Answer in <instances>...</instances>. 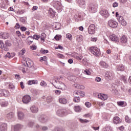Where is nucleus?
I'll use <instances>...</instances> for the list:
<instances>
[{"mask_svg": "<svg viewBox=\"0 0 131 131\" xmlns=\"http://www.w3.org/2000/svg\"><path fill=\"white\" fill-rule=\"evenodd\" d=\"M52 6L55 8L56 10H62V4L60 1L58 0H53L51 3Z\"/></svg>", "mask_w": 131, "mask_h": 131, "instance_id": "f257e3e1", "label": "nucleus"}, {"mask_svg": "<svg viewBox=\"0 0 131 131\" xmlns=\"http://www.w3.org/2000/svg\"><path fill=\"white\" fill-rule=\"evenodd\" d=\"M88 9L91 13H96L98 9V6L94 3H90L88 6Z\"/></svg>", "mask_w": 131, "mask_h": 131, "instance_id": "f03ea898", "label": "nucleus"}, {"mask_svg": "<svg viewBox=\"0 0 131 131\" xmlns=\"http://www.w3.org/2000/svg\"><path fill=\"white\" fill-rule=\"evenodd\" d=\"M90 52L92 54H93L96 57H99L101 53L100 52V49H98L97 47H91L90 48Z\"/></svg>", "mask_w": 131, "mask_h": 131, "instance_id": "7ed1b4c3", "label": "nucleus"}, {"mask_svg": "<svg viewBox=\"0 0 131 131\" xmlns=\"http://www.w3.org/2000/svg\"><path fill=\"white\" fill-rule=\"evenodd\" d=\"M113 76H114V73L113 71H107L105 73V78L106 80L112 79Z\"/></svg>", "mask_w": 131, "mask_h": 131, "instance_id": "20e7f679", "label": "nucleus"}, {"mask_svg": "<svg viewBox=\"0 0 131 131\" xmlns=\"http://www.w3.org/2000/svg\"><path fill=\"white\" fill-rule=\"evenodd\" d=\"M108 24L110 27L112 28H116L118 25V23L114 20L111 19L108 21Z\"/></svg>", "mask_w": 131, "mask_h": 131, "instance_id": "39448f33", "label": "nucleus"}, {"mask_svg": "<svg viewBox=\"0 0 131 131\" xmlns=\"http://www.w3.org/2000/svg\"><path fill=\"white\" fill-rule=\"evenodd\" d=\"M26 64L28 66V67L29 68H32L33 70H35V68H34V64L33 61H32L30 59L28 58L26 60Z\"/></svg>", "mask_w": 131, "mask_h": 131, "instance_id": "423d86ee", "label": "nucleus"}, {"mask_svg": "<svg viewBox=\"0 0 131 131\" xmlns=\"http://www.w3.org/2000/svg\"><path fill=\"white\" fill-rule=\"evenodd\" d=\"M100 15L102 16L104 18H107L109 16H110V14L109 12L106 9H102L100 11Z\"/></svg>", "mask_w": 131, "mask_h": 131, "instance_id": "0eeeda50", "label": "nucleus"}, {"mask_svg": "<svg viewBox=\"0 0 131 131\" xmlns=\"http://www.w3.org/2000/svg\"><path fill=\"white\" fill-rule=\"evenodd\" d=\"M96 30V26L94 24H91L89 26L88 28V32L89 34H94Z\"/></svg>", "mask_w": 131, "mask_h": 131, "instance_id": "6e6552de", "label": "nucleus"}, {"mask_svg": "<svg viewBox=\"0 0 131 131\" xmlns=\"http://www.w3.org/2000/svg\"><path fill=\"white\" fill-rule=\"evenodd\" d=\"M38 120L39 122H41V123H46L48 122L49 118L46 116H41L38 118Z\"/></svg>", "mask_w": 131, "mask_h": 131, "instance_id": "1a4fd4ad", "label": "nucleus"}, {"mask_svg": "<svg viewBox=\"0 0 131 131\" xmlns=\"http://www.w3.org/2000/svg\"><path fill=\"white\" fill-rule=\"evenodd\" d=\"M22 101L24 104H28V103L31 101V97L28 95H25L23 97Z\"/></svg>", "mask_w": 131, "mask_h": 131, "instance_id": "9d476101", "label": "nucleus"}, {"mask_svg": "<svg viewBox=\"0 0 131 131\" xmlns=\"http://www.w3.org/2000/svg\"><path fill=\"white\" fill-rule=\"evenodd\" d=\"M56 86L59 90H62V91L66 90V85L62 82H58L56 84Z\"/></svg>", "mask_w": 131, "mask_h": 131, "instance_id": "9b49d317", "label": "nucleus"}, {"mask_svg": "<svg viewBox=\"0 0 131 131\" xmlns=\"http://www.w3.org/2000/svg\"><path fill=\"white\" fill-rule=\"evenodd\" d=\"M97 97L98 99H100V100H102V101H105V100H107V99H108V96L104 94H98Z\"/></svg>", "mask_w": 131, "mask_h": 131, "instance_id": "f8f14e48", "label": "nucleus"}, {"mask_svg": "<svg viewBox=\"0 0 131 131\" xmlns=\"http://www.w3.org/2000/svg\"><path fill=\"white\" fill-rule=\"evenodd\" d=\"M110 38L112 41H119V38L114 34L111 35L110 36Z\"/></svg>", "mask_w": 131, "mask_h": 131, "instance_id": "ddd939ff", "label": "nucleus"}, {"mask_svg": "<svg viewBox=\"0 0 131 131\" xmlns=\"http://www.w3.org/2000/svg\"><path fill=\"white\" fill-rule=\"evenodd\" d=\"M48 15L50 18H54V17H55V15H56V12L54 10H53V9L49 8Z\"/></svg>", "mask_w": 131, "mask_h": 131, "instance_id": "4468645a", "label": "nucleus"}, {"mask_svg": "<svg viewBox=\"0 0 131 131\" xmlns=\"http://www.w3.org/2000/svg\"><path fill=\"white\" fill-rule=\"evenodd\" d=\"M121 121H122V120L118 117H115L113 118V122L115 124H119V123H121Z\"/></svg>", "mask_w": 131, "mask_h": 131, "instance_id": "2eb2a0df", "label": "nucleus"}, {"mask_svg": "<svg viewBox=\"0 0 131 131\" xmlns=\"http://www.w3.org/2000/svg\"><path fill=\"white\" fill-rule=\"evenodd\" d=\"M74 95H77L78 96L82 98L85 95V93L82 91H75L74 92Z\"/></svg>", "mask_w": 131, "mask_h": 131, "instance_id": "dca6fc26", "label": "nucleus"}, {"mask_svg": "<svg viewBox=\"0 0 131 131\" xmlns=\"http://www.w3.org/2000/svg\"><path fill=\"white\" fill-rule=\"evenodd\" d=\"M8 124L6 123H3L1 125H0V130L1 131H6L7 129H8L7 127Z\"/></svg>", "mask_w": 131, "mask_h": 131, "instance_id": "f3484780", "label": "nucleus"}, {"mask_svg": "<svg viewBox=\"0 0 131 131\" xmlns=\"http://www.w3.org/2000/svg\"><path fill=\"white\" fill-rule=\"evenodd\" d=\"M65 112H66V110H59L57 112V114L58 116H64Z\"/></svg>", "mask_w": 131, "mask_h": 131, "instance_id": "a211bd4d", "label": "nucleus"}, {"mask_svg": "<svg viewBox=\"0 0 131 131\" xmlns=\"http://www.w3.org/2000/svg\"><path fill=\"white\" fill-rule=\"evenodd\" d=\"M11 46H12V44H11L10 42H9V41H5V44H4V42H3V45H2V47H5V48L7 49V50H3L5 51L6 52H8V51H9V48H8V47H11Z\"/></svg>", "mask_w": 131, "mask_h": 131, "instance_id": "6ab92c4d", "label": "nucleus"}, {"mask_svg": "<svg viewBox=\"0 0 131 131\" xmlns=\"http://www.w3.org/2000/svg\"><path fill=\"white\" fill-rule=\"evenodd\" d=\"M0 94H1V96H4L5 97H8L9 95H10V93L9 91L7 90H0Z\"/></svg>", "mask_w": 131, "mask_h": 131, "instance_id": "aec40b11", "label": "nucleus"}, {"mask_svg": "<svg viewBox=\"0 0 131 131\" xmlns=\"http://www.w3.org/2000/svg\"><path fill=\"white\" fill-rule=\"evenodd\" d=\"M22 127H23V125L20 124H17L14 126V131H19Z\"/></svg>", "mask_w": 131, "mask_h": 131, "instance_id": "412c9836", "label": "nucleus"}, {"mask_svg": "<svg viewBox=\"0 0 131 131\" xmlns=\"http://www.w3.org/2000/svg\"><path fill=\"white\" fill-rule=\"evenodd\" d=\"M119 41H120V42H121V43H126V42H127V38L124 35H123L120 38V40H119Z\"/></svg>", "mask_w": 131, "mask_h": 131, "instance_id": "4be33fe9", "label": "nucleus"}, {"mask_svg": "<svg viewBox=\"0 0 131 131\" xmlns=\"http://www.w3.org/2000/svg\"><path fill=\"white\" fill-rule=\"evenodd\" d=\"M79 7H82L85 5V0H77Z\"/></svg>", "mask_w": 131, "mask_h": 131, "instance_id": "5701e85b", "label": "nucleus"}, {"mask_svg": "<svg viewBox=\"0 0 131 131\" xmlns=\"http://www.w3.org/2000/svg\"><path fill=\"white\" fill-rule=\"evenodd\" d=\"M124 66L123 64H119L117 66V71H124Z\"/></svg>", "mask_w": 131, "mask_h": 131, "instance_id": "b1692460", "label": "nucleus"}, {"mask_svg": "<svg viewBox=\"0 0 131 131\" xmlns=\"http://www.w3.org/2000/svg\"><path fill=\"white\" fill-rule=\"evenodd\" d=\"M30 110L32 113H36L38 111V108L35 106V105H33L31 106Z\"/></svg>", "mask_w": 131, "mask_h": 131, "instance_id": "393cba45", "label": "nucleus"}, {"mask_svg": "<svg viewBox=\"0 0 131 131\" xmlns=\"http://www.w3.org/2000/svg\"><path fill=\"white\" fill-rule=\"evenodd\" d=\"M99 65L102 68H108L109 66L105 61H100Z\"/></svg>", "mask_w": 131, "mask_h": 131, "instance_id": "a878e982", "label": "nucleus"}, {"mask_svg": "<svg viewBox=\"0 0 131 131\" xmlns=\"http://www.w3.org/2000/svg\"><path fill=\"white\" fill-rule=\"evenodd\" d=\"M59 103H60V104H67L68 101L67 100V99H66V98L61 97L59 98Z\"/></svg>", "mask_w": 131, "mask_h": 131, "instance_id": "bb28decb", "label": "nucleus"}, {"mask_svg": "<svg viewBox=\"0 0 131 131\" xmlns=\"http://www.w3.org/2000/svg\"><path fill=\"white\" fill-rule=\"evenodd\" d=\"M76 39L78 41V42H80L83 40V36L82 35H77L76 36Z\"/></svg>", "mask_w": 131, "mask_h": 131, "instance_id": "cd10ccee", "label": "nucleus"}, {"mask_svg": "<svg viewBox=\"0 0 131 131\" xmlns=\"http://www.w3.org/2000/svg\"><path fill=\"white\" fill-rule=\"evenodd\" d=\"M74 86L76 88V89H78L79 90H84V86L82 85H80L78 84H75Z\"/></svg>", "mask_w": 131, "mask_h": 131, "instance_id": "c85d7f7f", "label": "nucleus"}, {"mask_svg": "<svg viewBox=\"0 0 131 131\" xmlns=\"http://www.w3.org/2000/svg\"><path fill=\"white\" fill-rule=\"evenodd\" d=\"M17 115L19 119L22 120L24 119V114L22 112H18Z\"/></svg>", "mask_w": 131, "mask_h": 131, "instance_id": "c756f323", "label": "nucleus"}, {"mask_svg": "<svg viewBox=\"0 0 131 131\" xmlns=\"http://www.w3.org/2000/svg\"><path fill=\"white\" fill-rule=\"evenodd\" d=\"M6 117L8 119H12L14 117V113L10 112L6 115Z\"/></svg>", "mask_w": 131, "mask_h": 131, "instance_id": "7c9ffc66", "label": "nucleus"}, {"mask_svg": "<svg viewBox=\"0 0 131 131\" xmlns=\"http://www.w3.org/2000/svg\"><path fill=\"white\" fill-rule=\"evenodd\" d=\"M9 105V103L7 101H3L1 102L2 107H7Z\"/></svg>", "mask_w": 131, "mask_h": 131, "instance_id": "2f4dec72", "label": "nucleus"}, {"mask_svg": "<svg viewBox=\"0 0 131 131\" xmlns=\"http://www.w3.org/2000/svg\"><path fill=\"white\" fill-rule=\"evenodd\" d=\"M31 92L33 96H37L39 93H38V91L35 89H31Z\"/></svg>", "mask_w": 131, "mask_h": 131, "instance_id": "473e14b6", "label": "nucleus"}, {"mask_svg": "<svg viewBox=\"0 0 131 131\" xmlns=\"http://www.w3.org/2000/svg\"><path fill=\"white\" fill-rule=\"evenodd\" d=\"M73 101L75 103H79L80 102V98H79V96H76L74 98Z\"/></svg>", "mask_w": 131, "mask_h": 131, "instance_id": "72a5a7b5", "label": "nucleus"}, {"mask_svg": "<svg viewBox=\"0 0 131 131\" xmlns=\"http://www.w3.org/2000/svg\"><path fill=\"white\" fill-rule=\"evenodd\" d=\"M120 79H121V80L123 81V82H124V83H126V82H127V78H126L125 77V76H121L120 77Z\"/></svg>", "mask_w": 131, "mask_h": 131, "instance_id": "f704fd0d", "label": "nucleus"}, {"mask_svg": "<svg viewBox=\"0 0 131 131\" xmlns=\"http://www.w3.org/2000/svg\"><path fill=\"white\" fill-rule=\"evenodd\" d=\"M53 100H54V98L52 96H48L47 98V101L48 103L52 102Z\"/></svg>", "mask_w": 131, "mask_h": 131, "instance_id": "c9c22d12", "label": "nucleus"}, {"mask_svg": "<svg viewBox=\"0 0 131 131\" xmlns=\"http://www.w3.org/2000/svg\"><path fill=\"white\" fill-rule=\"evenodd\" d=\"M74 110L76 112H80L81 111V107L79 106H76L74 107Z\"/></svg>", "mask_w": 131, "mask_h": 131, "instance_id": "e433bc0d", "label": "nucleus"}, {"mask_svg": "<svg viewBox=\"0 0 131 131\" xmlns=\"http://www.w3.org/2000/svg\"><path fill=\"white\" fill-rule=\"evenodd\" d=\"M40 53H41V54H48V53H49V50H45L43 48H41L40 50Z\"/></svg>", "mask_w": 131, "mask_h": 131, "instance_id": "4c0bfd02", "label": "nucleus"}, {"mask_svg": "<svg viewBox=\"0 0 131 131\" xmlns=\"http://www.w3.org/2000/svg\"><path fill=\"white\" fill-rule=\"evenodd\" d=\"M3 40H0V48L2 49V50H7V48H5V46H3Z\"/></svg>", "mask_w": 131, "mask_h": 131, "instance_id": "58836bf2", "label": "nucleus"}, {"mask_svg": "<svg viewBox=\"0 0 131 131\" xmlns=\"http://www.w3.org/2000/svg\"><path fill=\"white\" fill-rule=\"evenodd\" d=\"M79 121L81 123H88V122H90V121L86 119H79Z\"/></svg>", "mask_w": 131, "mask_h": 131, "instance_id": "ea45409f", "label": "nucleus"}, {"mask_svg": "<svg viewBox=\"0 0 131 131\" xmlns=\"http://www.w3.org/2000/svg\"><path fill=\"white\" fill-rule=\"evenodd\" d=\"M125 121L127 122V123H131V119L130 118L128 117V116H126L125 117Z\"/></svg>", "mask_w": 131, "mask_h": 131, "instance_id": "a19ab883", "label": "nucleus"}, {"mask_svg": "<svg viewBox=\"0 0 131 131\" xmlns=\"http://www.w3.org/2000/svg\"><path fill=\"white\" fill-rule=\"evenodd\" d=\"M74 18L75 19H78V20H79V19L81 18V15H80V14H79V13H76L74 15Z\"/></svg>", "mask_w": 131, "mask_h": 131, "instance_id": "79ce46f5", "label": "nucleus"}, {"mask_svg": "<svg viewBox=\"0 0 131 131\" xmlns=\"http://www.w3.org/2000/svg\"><path fill=\"white\" fill-rule=\"evenodd\" d=\"M103 131H112L111 129V126H108L103 128Z\"/></svg>", "mask_w": 131, "mask_h": 131, "instance_id": "37998d69", "label": "nucleus"}, {"mask_svg": "<svg viewBox=\"0 0 131 131\" xmlns=\"http://www.w3.org/2000/svg\"><path fill=\"white\" fill-rule=\"evenodd\" d=\"M26 68V66L25 64H23L21 65V68L22 69H20V70H22L23 72L24 73H26V71H25V68Z\"/></svg>", "mask_w": 131, "mask_h": 131, "instance_id": "c03bdc74", "label": "nucleus"}, {"mask_svg": "<svg viewBox=\"0 0 131 131\" xmlns=\"http://www.w3.org/2000/svg\"><path fill=\"white\" fill-rule=\"evenodd\" d=\"M61 37H62V36H61L60 35H56L54 37V39H56V40L58 41V40H60V39H61Z\"/></svg>", "mask_w": 131, "mask_h": 131, "instance_id": "a18cd8bd", "label": "nucleus"}, {"mask_svg": "<svg viewBox=\"0 0 131 131\" xmlns=\"http://www.w3.org/2000/svg\"><path fill=\"white\" fill-rule=\"evenodd\" d=\"M55 29L59 30L61 29V24L56 23L55 27Z\"/></svg>", "mask_w": 131, "mask_h": 131, "instance_id": "49530a36", "label": "nucleus"}, {"mask_svg": "<svg viewBox=\"0 0 131 131\" xmlns=\"http://www.w3.org/2000/svg\"><path fill=\"white\" fill-rule=\"evenodd\" d=\"M66 37L67 38H68L69 40H72V35L71 34H67Z\"/></svg>", "mask_w": 131, "mask_h": 131, "instance_id": "de8ad7c7", "label": "nucleus"}, {"mask_svg": "<svg viewBox=\"0 0 131 131\" xmlns=\"http://www.w3.org/2000/svg\"><path fill=\"white\" fill-rule=\"evenodd\" d=\"M47 60H48V57H47V56H43L40 58V62H42V61H45L46 62L47 61Z\"/></svg>", "mask_w": 131, "mask_h": 131, "instance_id": "09e8293b", "label": "nucleus"}, {"mask_svg": "<svg viewBox=\"0 0 131 131\" xmlns=\"http://www.w3.org/2000/svg\"><path fill=\"white\" fill-rule=\"evenodd\" d=\"M124 19L123 16H119L118 17V21L119 22V23L122 21Z\"/></svg>", "mask_w": 131, "mask_h": 131, "instance_id": "8fccbe9b", "label": "nucleus"}, {"mask_svg": "<svg viewBox=\"0 0 131 131\" xmlns=\"http://www.w3.org/2000/svg\"><path fill=\"white\" fill-rule=\"evenodd\" d=\"M120 23H121L122 26H126V25H127V23L124 19L122 20L121 22H120Z\"/></svg>", "mask_w": 131, "mask_h": 131, "instance_id": "3c124183", "label": "nucleus"}, {"mask_svg": "<svg viewBox=\"0 0 131 131\" xmlns=\"http://www.w3.org/2000/svg\"><path fill=\"white\" fill-rule=\"evenodd\" d=\"M53 131H64L62 127H55Z\"/></svg>", "mask_w": 131, "mask_h": 131, "instance_id": "603ef678", "label": "nucleus"}, {"mask_svg": "<svg viewBox=\"0 0 131 131\" xmlns=\"http://www.w3.org/2000/svg\"><path fill=\"white\" fill-rule=\"evenodd\" d=\"M40 38V36L38 35H33V38L34 39H36V40H38L39 38Z\"/></svg>", "mask_w": 131, "mask_h": 131, "instance_id": "864d4df0", "label": "nucleus"}, {"mask_svg": "<svg viewBox=\"0 0 131 131\" xmlns=\"http://www.w3.org/2000/svg\"><path fill=\"white\" fill-rule=\"evenodd\" d=\"M117 104H118V106H120V107H122V106H123V105H124V102L119 101V102H117Z\"/></svg>", "mask_w": 131, "mask_h": 131, "instance_id": "5fc2aeb1", "label": "nucleus"}, {"mask_svg": "<svg viewBox=\"0 0 131 131\" xmlns=\"http://www.w3.org/2000/svg\"><path fill=\"white\" fill-rule=\"evenodd\" d=\"M85 105L87 108H90L92 106V104L90 102H86L85 103Z\"/></svg>", "mask_w": 131, "mask_h": 131, "instance_id": "6e6d98bb", "label": "nucleus"}, {"mask_svg": "<svg viewBox=\"0 0 131 131\" xmlns=\"http://www.w3.org/2000/svg\"><path fill=\"white\" fill-rule=\"evenodd\" d=\"M112 93L114 94V95H118V91L116 89H112Z\"/></svg>", "mask_w": 131, "mask_h": 131, "instance_id": "4d7b16f0", "label": "nucleus"}, {"mask_svg": "<svg viewBox=\"0 0 131 131\" xmlns=\"http://www.w3.org/2000/svg\"><path fill=\"white\" fill-rule=\"evenodd\" d=\"M6 57L9 58H13V55H12V54L10 53V52H8L6 55Z\"/></svg>", "mask_w": 131, "mask_h": 131, "instance_id": "13d9d810", "label": "nucleus"}, {"mask_svg": "<svg viewBox=\"0 0 131 131\" xmlns=\"http://www.w3.org/2000/svg\"><path fill=\"white\" fill-rule=\"evenodd\" d=\"M97 105H98V106H100V107H101V106H105V103L103 102H97Z\"/></svg>", "mask_w": 131, "mask_h": 131, "instance_id": "bf43d9fd", "label": "nucleus"}, {"mask_svg": "<svg viewBox=\"0 0 131 131\" xmlns=\"http://www.w3.org/2000/svg\"><path fill=\"white\" fill-rule=\"evenodd\" d=\"M34 124V123L33 122H29L28 124V125L29 127H32Z\"/></svg>", "mask_w": 131, "mask_h": 131, "instance_id": "052dcab7", "label": "nucleus"}, {"mask_svg": "<svg viewBox=\"0 0 131 131\" xmlns=\"http://www.w3.org/2000/svg\"><path fill=\"white\" fill-rule=\"evenodd\" d=\"M40 85H41V86H47V83L45 82V81H42L40 82Z\"/></svg>", "mask_w": 131, "mask_h": 131, "instance_id": "680f3d73", "label": "nucleus"}, {"mask_svg": "<svg viewBox=\"0 0 131 131\" xmlns=\"http://www.w3.org/2000/svg\"><path fill=\"white\" fill-rule=\"evenodd\" d=\"M84 72L87 75H91V72H90V71H89V70H85Z\"/></svg>", "mask_w": 131, "mask_h": 131, "instance_id": "e2e57ef3", "label": "nucleus"}, {"mask_svg": "<svg viewBox=\"0 0 131 131\" xmlns=\"http://www.w3.org/2000/svg\"><path fill=\"white\" fill-rule=\"evenodd\" d=\"M48 129L49 128L47 126H43L41 128L42 130H48Z\"/></svg>", "mask_w": 131, "mask_h": 131, "instance_id": "0e129e2a", "label": "nucleus"}, {"mask_svg": "<svg viewBox=\"0 0 131 131\" xmlns=\"http://www.w3.org/2000/svg\"><path fill=\"white\" fill-rule=\"evenodd\" d=\"M54 92L56 95H59L60 94H61V91L59 90H55Z\"/></svg>", "mask_w": 131, "mask_h": 131, "instance_id": "69168bd1", "label": "nucleus"}, {"mask_svg": "<svg viewBox=\"0 0 131 131\" xmlns=\"http://www.w3.org/2000/svg\"><path fill=\"white\" fill-rule=\"evenodd\" d=\"M95 81H97V82H100V81H101V78L99 77H96L95 78Z\"/></svg>", "mask_w": 131, "mask_h": 131, "instance_id": "338daca9", "label": "nucleus"}, {"mask_svg": "<svg viewBox=\"0 0 131 131\" xmlns=\"http://www.w3.org/2000/svg\"><path fill=\"white\" fill-rule=\"evenodd\" d=\"M14 28H15V29H19V28H20V25H19L18 23H16Z\"/></svg>", "mask_w": 131, "mask_h": 131, "instance_id": "774afa93", "label": "nucleus"}]
</instances>
